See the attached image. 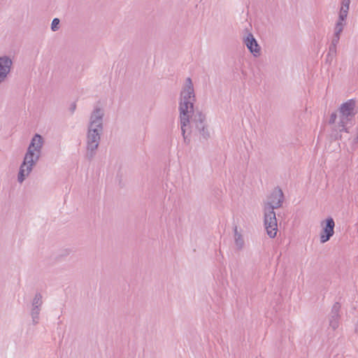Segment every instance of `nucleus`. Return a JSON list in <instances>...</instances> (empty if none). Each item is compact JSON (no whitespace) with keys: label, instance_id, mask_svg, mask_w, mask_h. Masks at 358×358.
<instances>
[{"label":"nucleus","instance_id":"f257e3e1","mask_svg":"<svg viewBox=\"0 0 358 358\" xmlns=\"http://www.w3.org/2000/svg\"><path fill=\"white\" fill-rule=\"evenodd\" d=\"M194 101L193 83L190 78H187L180 92L179 106L181 131L186 144L190 143L191 133L199 135L200 141H207L210 136L206 114L197 108L194 109Z\"/></svg>","mask_w":358,"mask_h":358},{"label":"nucleus","instance_id":"f03ea898","mask_svg":"<svg viewBox=\"0 0 358 358\" xmlns=\"http://www.w3.org/2000/svg\"><path fill=\"white\" fill-rule=\"evenodd\" d=\"M284 194L282 189L275 187L264 202V225L267 234L270 238H274L278 231V224L275 209L282 206Z\"/></svg>","mask_w":358,"mask_h":358},{"label":"nucleus","instance_id":"7ed1b4c3","mask_svg":"<svg viewBox=\"0 0 358 358\" xmlns=\"http://www.w3.org/2000/svg\"><path fill=\"white\" fill-rule=\"evenodd\" d=\"M340 121L338 122L339 131L349 132L348 124L352 126L355 124V117L357 113L356 101L354 99H349L343 103L338 109Z\"/></svg>","mask_w":358,"mask_h":358},{"label":"nucleus","instance_id":"20e7f679","mask_svg":"<svg viewBox=\"0 0 358 358\" xmlns=\"http://www.w3.org/2000/svg\"><path fill=\"white\" fill-rule=\"evenodd\" d=\"M39 157V154L35 153L32 150L29 148L27 149L17 175V181L20 183H22L26 178L29 175L33 167L38 161Z\"/></svg>","mask_w":358,"mask_h":358},{"label":"nucleus","instance_id":"39448f33","mask_svg":"<svg viewBox=\"0 0 358 358\" xmlns=\"http://www.w3.org/2000/svg\"><path fill=\"white\" fill-rule=\"evenodd\" d=\"M102 132L97 129L87 128L85 157L89 161H92L96 154Z\"/></svg>","mask_w":358,"mask_h":358},{"label":"nucleus","instance_id":"423d86ee","mask_svg":"<svg viewBox=\"0 0 358 358\" xmlns=\"http://www.w3.org/2000/svg\"><path fill=\"white\" fill-rule=\"evenodd\" d=\"M104 111L100 107H95L90 117V122L87 128L97 129L99 131H103V119Z\"/></svg>","mask_w":358,"mask_h":358},{"label":"nucleus","instance_id":"0eeeda50","mask_svg":"<svg viewBox=\"0 0 358 358\" xmlns=\"http://www.w3.org/2000/svg\"><path fill=\"white\" fill-rule=\"evenodd\" d=\"M335 222L332 217H329L324 221V225L320 233V242L324 243L329 241L334 234Z\"/></svg>","mask_w":358,"mask_h":358},{"label":"nucleus","instance_id":"6e6552de","mask_svg":"<svg viewBox=\"0 0 358 358\" xmlns=\"http://www.w3.org/2000/svg\"><path fill=\"white\" fill-rule=\"evenodd\" d=\"M243 43L246 45L249 51L255 56L260 55L261 48L259 45L257 40L251 33H248V35L244 37Z\"/></svg>","mask_w":358,"mask_h":358},{"label":"nucleus","instance_id":"1a4fd4ad","mask_svg":"<svg viewBox=\"0 0 358 358\" xmlns=\"http://www.w3.org/2000/svg\"><path fill=\"white\" fill-rule=\"evenodd\" d=\"M12 64V60L9 57H0V83L7 77L10 71Z\"/></svg>","mask_w":358,"mask_h":358},{"label":"nucleus","instance_id":"9d476101","mask_svg":"<svg viewBox=\"0 0 358 358\" xmlns=\"http://www.w3.org/2000/svg\"><path fill=\"white\" fill-rule=\"evenodd\" d=\"M341 309V304L338 302H336L331 308L329 315V327L334 330L336 329L339 326L340 315L339 311Z\"/></svg>","mask_w":358,"mask_h":358},{"label":"nucleus","instance_id":"9b49d317","mask_svg":"<svg viewBox=\"0 0 358 358\" xmlns=\"http://www.w3.org/2000/svg\"><path fill=\"white\" fill-rule=\"evenodd\" d=\"M43 143L44 141L43 137L40 134H36L31 138L28 148L32 150L34 152H36L40 155L41 150L43 145Z\"/></svg>","mask_w":358,"mask_h":358},{"label":"nucleus","instance_id":"f8f14e48","mask_svg":"<svg viewBox=\"0 0 358 358\" xmlns=\"http://www.w3.org/2000/svg\"><path fill=\"white\" fill-rule=\"evenodd\" d=\"M234 241L238 250H241L244 246V241L242 235L238 231L237 227H234Z\"/></svg>","mask_w":358,"mask_h":358},{"label":"nucleus","instance_id":"ddd939ff","mask_svg":"<svg viewBox=\"0 0 358 358\" xmlns=\"http://www.w3.org/2000/svg\"><path fill=\"white\" fill-rule=\"evenodd\" d=\"M41 311V307L32 306L31 310V316L32 318V321L34 324H36L38 323V315Z\"/></svg>","mask_w":358,"mask_h":358},{"label":"nucleus","instance_id":"4468645a","mask_svg":"<svg viewBox=\"0 0 358 358\" xmlns=\"http://www.w3.org/2000/svg\"><path fill=\"white\" fill-rule=\"evenodd\" d=\"M43 304L42 295L41 293H36L32 301V306L41 307Z\"/></svg>","mask_w":358,"mask_h":358},{"label":"nucleus","instance_id":"2eb2a0df","mask_svg":"<svg viewBox=\"0 0 358 358\" xmlns=\"http://www.w3.org/2000/svg\"><path fill=\"white\" fill-rule=\"evenodd\" d=\"M345 23L343 22L338 21L335 25L334 28V35L340 36L343 32L344 28Z\"/></svg>","mask_w":358,"mask_h":358},{"label":"nucleus","instance_id":"dca6fc26","mask_svg":"<svg viewBox=\"0 0 358 358\" xmlns=\"http://www.w3.org/2000/svg\"><path fill=\"white\" fill-rule=\"evenodd\" d=\"M336 55V46L330 45L329 48V52L327 54V57H331V61L335 58Z\"/></svg>","mask_w":358,"mask_h":358},{"label":"nucleus","instance_id":"f3484780","mask_svg":"<svg viewBox=\"0 0 358 358\" xmlns=\"http://www.w3.org/2000/svg\"><path fill=\"white\" fill-rule=\"evenodd\" d=\"M349 10L340 9L338 21L344 22L347 18Z\"/></svg>","mask_w":358,"mask_h":358},{"label":"nucleus","instance_id":"a211bd4d","mask_svg":"<svg viewBox=\"0 0 358 358\" xmlns=\"http://www.w3.org/2000/svg\"><path fill=\"white\" fill-rule=\"evenodd\" d=\"M60 20L59 18H54L51 23V29L53 31H56L59 29V24Z\"/></svg>","mask_w":358,"mask_h":358},{"label":"nucleus","instance_id":"6ab92c4d","mask_svg":"<svg viewBox=\"0 0 358 358\" xmlns=\"http://www.w3.org/2000/svg\"><path fill=\"white\" fill-rule=\"evenodd\" d=\"M350 0H342L341 9L349 10Z\"/></svg>","mask_w":358,"mask_h":358},{"label":"nucleus","instance_id":"aec40b11","mask_svg":"<svg viewBox=\"0 0 358 358\" xmlns=\"http://www.w3.org/2000/svg\"><path fill=\"white\" fill-rule=\"evenodd\" d=\"M339 40H340V36L334 34L332 40H331V43L330 45L337 46L338 43H339Z\"/></svg>","mask_w":358,"mask_h":358},{"label":"nucleus","instance_id":"412c9836","mask_svg":"<svg viewBox=\"0 0 358 358\" xmlns=\"http://www.w3.org/2000/svg\"><path fill=\"white\" fill-rule=\"evenodd\" d=\"M337 118V115L336 113H333L331 116H330V118H329V124H334L335 122H336V120Z\"/></svg>","mask_w":358,"mask_h":358},{"label":"nucleus","instance_id":"4be33fe9","mask_svg":"<svg viewBox=\"0 0 358 358\" xmlns=\"http://www.w3.org/2000/svg\"><path fill=\"white\" fill-rule=\"evenodd\" d=\"M76 103L73 102V103H71V106L69 108V110H70L71 113H73L75 110H76Z\"/></svg>","mask_w":358,"mask_h":358},{"label":"nucleus","instance_id":"5701e85b","mask_svg":"<svg viewBox=\"0 0 358 358\" xmlns=\"http://www.w3.org/2000/svg\"><path fill=\"white\" fill-rule=\"evenodd\" d=\"M354 142L355 143H358V133H357V136H356V137L354 139Z\"/></svg>","mask_w":358,"mask_h":358},{"label":"nucleus","instance_id":"b1692460","mask_svg":"<svg viewBox=\"0 0 358 358\" xmlns=\"http://www.w3.org/2000/svg\"><path fill=\"white\" fill-rule=\"evenodd\" d=\"M327 62H329V63H331L332 61H331V57H327Z\"/></svg>","mask_w":358,"mask_h":358},{"label":"nucleus","instance_id":"393cba45","mask_svg":"<svg viewBox=\"0 0 358 358\" xmlns=\"http://www.w3.org/2000/svg\"><path fill=\"white\" fill-rule=\"evenodd\" d=\"M335 138H338V134H336L335 135Z\"/></svg>","mask_w":358,"mask_h":358},{"label":"nucleus","instance_id":"a878e982","mask_svg":"<svg viewBox=\"0 0 358 358\" xmlns=\"http://www.w3.org/2000/svg\"><path fill=\"white\" fill-rule=\"evenodd\" d=\"M357 133H358V127H357Z\"/></svg>","mask_w":358,"mask_h":358}]
</instances>
